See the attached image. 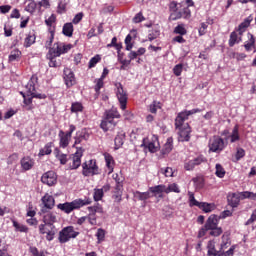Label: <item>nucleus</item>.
Instances as JSON below:
<instances>
[{
  "label": "nucleus",
  "instance_id": "40",
  "mask_svg": "<svg viewBox=\"0 0 256 256\" xmlns=\"http://www.w3.org/2000/svg\"><path fill=\"white\" fill-rule=\"evenodd\" d=\"M57 57L55 54H50V62H49V67H61V60H57Z\"/></svg>",
  "mask_w": 256,
  "mask_h": 256
},
{
  "label": "nucleus",
  "instance_id": "46",
  "mask_svg": "<svg viewBox=\"0 0 256 256\" xmlns=\"http://www.w3.org/2000/svg\"><path fill=\"white\" fill-rule=\"evenodd\" d=\"M105 235H106V232L103 228H99L97 230L96 237H97L98 243H103V241H105Z\"/></svg>",
  "mask_w": 256,
  "mask_h": 256
},
{
  "label": "nucleus",
  "instance_id": "11",
  "mask_svg": "<svg viewBox=\"0 0 256 256\" xmlns=\"http://www.w3.org/2000/svg\"><path fill=\"white\" fill-rule=\"evenodd\" d=\"M209 149L212 153H221L225 149V141L219 136H214L209 142Z\"/></svg>",
  "mask_w": 256,
  "mask_h": 256
},
{
  "label": "nucleus",
  "instance_id": "51",
  "mask_svg": "<svg viewBox=\"0 0 256 256\" xmlns=\"http://www.w3.org/2000/svg\"><path fill=\"white\" fill-rule=\"evenodd\" d=\"M103 80H104L103 78H99L95 81L96 85H95L94 89H95L97 95H99L101 89H103V85H104Z\"/></svg>",
  "mask_w": 256,
  "mask_h": 256
},
{
  "label": "nucleus",
  "instance_id": "43",
  "mask_svg": "<svg viewBox=\"0 0 256 256\" xmlns=\"http://www.w3.org/2000/svg\"><path fill=\"white\" fill-rule=\"evenodd\" d=\"M189 201H190V207H200L201 202L197 201L195 199V194L193 192H188Z\"/></svg>",
  "mask_w": 256,
  "mask_h": 256
},
{
  "label": "nucleus",
  "instance_id": "64",
  "mask_svg": "<svg viewBox=\"0 0 256 256\" xmlns=\"http://www.w3.org/2000/svg\"><path fill=\"white\" fill-rule=\"evenodd\" d=\"M172 19L175 21L177 19H181V17H183V13L179 12L177 10H174L171 14Z\"/></svg>",
  "mask_w": 256,
  "mask_h": 256
},
{
  "label": "nucleus",
  "instance_id": "57",
  "mask_svg": "<svg viewBox=\"0 0 256 256\" xmlns=\"http://www.w3.org/2000/svg\"><path fill=\"white\" fill-rule=\"evenodd\" d=\"M184 169L186 171H193L195 169V162L193 160H190L184 164Z\"/></svg>",
  "mask_w": 256,
  "mask_h": 256
},
{
  "label": "nucleus",
  "instance_id": "6",
  "mask_svg": "<svg viewBox=\"0 0 256 256\" xmlns=\"http://www.w3.org/2000/svg\"><path fill=\"white\" fill-rule=\"evenodd\" d=\"M175 127L178 130V141L185 142L191 139V126L185 122L177 126V118L175 119Z\"/></svg>",
  "mask_w": 256,
  "mask_h": 256
},
{
  "label": "nucleus",
  "instance_id": "45",
  "mask_svg": "<svg viewBox=\"0 0 256 256\" xmlns=\"http://www.w3.org/2000/svg\"><path fill=\"white\" fill-rule=\"evenodd\" d=\"M56 158L60 161L61 165H67V154H63L56 149Z\"/></svg>",
  "mask_w": 256,
  "mask_h": 256
},
{
  "label": "nucleus",
  "instance_id": "7",
  "mask_svg": "<svg viewBox=\"0 0 256 256\" xmlns=\"http://www.w3.org/2000/svg\"><path fill=\"white\" fill-rule=\"evenodd\" d=\"M79 232L75 231L73 226H67L59 232L58 240L60 243H67L71 239H75Z\"/></svg>",
  "mask_w": 256,
  "mask_h": 256
},
{
  "label": "nucleus",
  "instance_id": "62",
  "mask_svg": "<svg viewBox=\"0 0 256 256\" xmlns=\"http://www.w3.org/2000/svg\"><path fill=\"white\" fill-rule=\"evenodd\" d=\"M141 21H145V17H143V13L139 12L133 18V23H141Z\"/></svg>",
  "mask_w": 256,
  "mask_h": 256
},
{
  "label": "nucleus",
  "instance_id": "12",
  "mask_svg": "<svg viewBox=\"0 0 256 256\" xmlns=\"http://www.w3.org/2000/svg\"><path fill=\"white\" fill-rule=\"evenodd\" d=\"M231 240H229V234L224 233L222 235V243H221V250L222 251V255L224 256H233V253H235V246H231ZM228 247L229 250L224 252V249H227Z\"/></svg>",
  "mask_w": 256,
  "mask_h": 256
},
{
  "label": "nucleus",
  "instance_id": "50",
  "mask_svg": "<svg viewBox=\"0 0 256 256\" xmlns=\"http://www.w3.org/2000/svg\"><path fill=\"white\" fill-rule=\"evenodd\" d=\"M148 151H150V153H157V151H159V142H149Z\"/></svg>",
  "mask_w": 256,
  "mask_h": 256
},
{
  "label": "nucleus",
  "instance_id": "59",
  "mask_svg": "<svg viewBox=\"0 0 256 256\" xmlns=\"http://www.w3.org/2000/svg\"><path fill=\"white\" fill-rule=\"evenodd\" d=\"M161 173H163L165 177H173V168L167 167L166 169H161Z\"/></svg>",
  "mask_w": 256,
  "mask_h": 256
},
{
  "label": "nucleus",
  "instance_id": "49",
  "mask_svg": "<svg viewBox=\"0 0 256 256\" xmlns=\"http://www.w3.org/2000/svg\"><path fill=\"white\" fill-rule=\"evenodd\" d=\"M81 111H83V104L79 102L72 103V106H71L72 113H79Z\"/></svg>",
  "mask_w": 256,
  "mask_h": 256
},
{
  "label": "nucleus",
  "instance_id": "39",
  "mask_svg": "<svg viewBox=\"0 0 256 256\" xmlns=\"http://www.w3.org/2000/svg\"><path fill=\"white\" fill-rule=\"evenodd\" d=\"M165 193H181V190L179 189V185L172 183L168 187L165 186Z\"/></svg>",
  "mask_w": 256,
  "mask_h": 256
},
{
  "label": "nucleus",
  "instance_id": "15",
  "mask_svg": "<svg viewBox=\"0 0 256 256\" xmlns=\"http://www.w3.org/2000/svg\"><path fill=\"white\" fill-rule=\"evenodd\" d=\"M191 115H195V109L184 110V111L178 113V115L176 117V127H179V125H181V123H185V121H187V119H189V116H191Z\"/></svg>",
  "mask_w": 256,
  "mask_h": 256
},
{
  "label": "nucleus",
  "instance_id": "13",
  "mask_svg": "<svg viewBox=\"0 0 256 256\" xmlns=\"http://www.w3.org/2000/svg\"><path fill=\"white\" fill-rule=\"evenodd\" d=\"M41 181L44 185L53 187V185H57V174L53 171L45 172L41 177Z\"/></svg>",
  "mask_w": 256,
  "mask_h": 256
},
{
  "label": "nucleus",
  "instance_id": "47",
  "mask_svg": "<svg viewBox=\"0 0 256 256\" xmlns=\"http://www.w3.org/2000/svg\"><path fill=\"white\" fill-rule=\"evenodd\" d=\"M174 33L176 35H187V29H185V25L179 24L178 26L175 27Z\"/></svg>",
  "mask_w": 256,
  "mask_h": 256
},
{
  "label": "nucleus",
  "instance_id": "21",
  "mask_svg": "<svg viewBox=\"0 0 256 256\" xmlns=\"http://www.w3.org/2000/svg\"><path fill=\"white\" fill-rule=\"evenodd\" d=\"M228 205H230V207H239V203L241 202V196H239L238 194L232 193L229 194L228 197Z\"/></svg>",
  "mask_w": 256,
  "mask_h": 256
},
{
  "label": "nucleus",
  "instance_id": "24",
  "mask_svg": "<svg viewBox=\"0 0 256 256\" xmlns=\"http://www.w3.org/2000/svg\"><path fill=\"white\" fill-rule=\"evenodd\" d=\"M207 249H208V256H221L223 255V252L220 250V251H217L215 249V241L213 240H210L207 244Z\"/></svg>",
  "mask_w": 256,
  "mask_h": 256
},
{
  "label": "nucleus",
  "instance_id": "17",
  "mask_svg": "<svg viewBox=\"0 0 256 256\" xmlns=\"http://www.w3.org/2000/svg\"><path fill=\"white\" fill-rule=\"evenodd\" d=\"M43 223L40 225H48L49 227H54L53 224L57 223V215L53 212H46L43 216Z\"/></svg>",
  "mask_w": 256,
  "mask_h": 256
},
{
  "label": "nucleus",
  "instance_id": "48",
  "mask_svg": "<svg viewBox=\"0 0 256 256\" xmlns=\"http://www.w3.org/2000/svg\"><path fill=\"white\" fill-rule=\"evenodd\" d=\"M99 61H101V56L99 54L92 57L88 64L89 69H93V67H95V65H97V63H99Z\"/></svg>",
  "mask_w": 256,
  "mask_h": 256
},
{
  "label": "nucleus",
  "instance_id": "18",
  "mask_svg": "<svg viewBox=\"0 0 256 256\" xmlns=\"http://www.w3.org/2000/svg\"><path fill=\"white\" fill-rule=\"evenodd\" d=\"M50 230L45 231V225H39V232L41 235H46L47 241H53L55 237V226H49Z\"/></svg>",
  "mask_w": 256,
  "mask_h": 256
},
{
  "label": "nucleus",
  "instance_id": "31",
  "mask_svg": "<svg viewBox=\"0 0 256 256\" xmlns=\"http://www.w3.org/2000/svg\"><path fill=\"white\" fill-rule=\"evenodd\" d=\"M124 141H125V132H119L114 139L116 149L123 147Z\"/></svg>",
  "mask_w": 256,
  "mask_h": 256
},
{
  "label": "nucleus",
  "instance_id": "41",
  "mask_svg": "<svg viewBox=\"0 0 256 256\" xmlns=\"http://www.w3.org/2000/svg\"><path fill=\"white\" fill-rule=\"evenodd\" d=\"M189 201H190V207H200L201 202L197 201L195 199V194L193 192H188Z\"/></svg>",
  "mask_w": 256,
  "mask_h": 256
},
{
  "label": "nucleus",
  "instance_id": "26",
  "mask_svg": "<svg viewBox=\"0 0 256 256\" xmlns=\"http://www.w3.org/2000/svg\"><path fill=\"white\" fill-rule=\"evenodd\" d=\"M59 137H60V147H62V149H65L66 147H68L69 139H71V136H69L68 134H65L63 130H60Z\"/></svg>",
  "mask_w": 256,
  "mask_h": 256
},
{
  "label": "nucleus",
  "instance_id": "28",
  "mask_svg": "<svg viewBox=\"0 0 256 256\" xmlns=\"http://www.w3.org/2000/svg\"><path fill=\"white\" fill-rule=\"evenodd\" d=\"M173 151V137H169L164 144L161 153L162 155H169V152Z\"/></svg>",
  "mask_w": 256,
  "mask_h": 256
},
{
  "label": "nucleus",
  "instance_id": "19",
  "mask_svg": "<svg viewBox=\"0 0 256 256\" xmlns=\"http://www.w3.org/2000/svg\"><path fill=\"white\" fill-rule=\"evenodd\" d=\"M252 21H253V15H250L246 19H244V21L242 23L239 24L236 31L238 32L240 37H241V35H243V33H245L247 31V28L249 27V25H251Z\"/></svg>",
  "mask_w": 256,
  "mask_h": 256
},
{
  "label": "nucleus",
  "instance_id": "38",
  "mask_svg": "<svg viewBox=\"0 0 256 256\" xmlns=\"http://www.w3.org/2000/svg\"><path fill=\"white\" fill-rule=\"evenodd\" d=\"M241 41V37L237 36V32L234 31L230 34L229 47H234L236 43Z\"/></svg>",
  "mask_w": 256,
  "mask_h": 256
},
{
  "label": "nucleus",
  "instance_id": "52",
  "mask_svg": "<svg viewBox=\"0 0 256 256\" xmlns=\"http://www.w3.org/2000/svg\"><path fill=\"white\" fill-rule=\"evenodd\" d=\"M35 9H37V3H35V1H29L25 8V10L28 11V13H34Z\"/></svg>",
  "mask_w": 256,
  "mask_h": 256
},
{
  "label": "nucleus",
  "instance_id": "1",
  "mask_svg": "<svg viewBox=\"0 0 256 256\" xmlns=\"http://www.w3.org/2000/svg\"><path fill=\"white\" fill-rule=\"evenodd\" d=\"M233 212L231 210H224L220 216L212 214L206 220L204 227H202L198 232V238L205 237L207 231L211 237H220L223 235V228L219 227V219H226V217H231Z\"/></svg>",
  "mask_w": 256,
  "mask_h": 256
},
{
  "label": "nucleus",
  "instance_id": "23",
  "mask_svg": "<svg viewBox=\"0 0 256 256\" xmlns=\"http://www.w3.org/2000/svg\"><path fill=\"white\" fill-rule=\"evenodd\" d=\"M149 192L153 194L154 197H163L165 193V185H157L149 188Z\"/></svg>",
  "mask_w": 256,
  "mask_h": 256
},
{
  "label": "nucleus",
  "instance_id": "10",
  "mask_svg": "<svg viewBox=\"0 0 256 256\" xmlns=\"http://www.w3.org/2000/svg\"><path fill=\"white\" fill-rule=\"evenodd\" d=\"M76 152L70 156L69 169H79L81 167V157H83L84 149L81 147H76Z\"/></svg>",
  "mask_w": 256,
  "mask_h": 256
},
{
  "label": "nucleus",
  "instance_id": "5",
  "mask_svg": "<svg viewBox=\"0 0 256 256\" xmlns=\"http://www.w3.org/2000/svg\"><path fill=\"white\" fill-rule=\"evenodd\" d=\"M35 83H37V76H32L25 86L26 91L23 92L27 97H35V99H47V95L37 93L35 90Z\"/></svg>",
  "mask_w": 256,
  "mask_h": 256
},
{
  "label": "nucleus",
  "instance_id": "14",
  "mask_svg": "<svg viewBox=\"0 0 256 256\" xmlns=\"http://www.w3.org/2000/svg\"><path fill=\"white\" fill-rule=\"evenodd\" d=\"M44 207L41 209V213H47V209L51 210L55 207V198L49 194H45L41 199Z\"/></svg>",
  "mask_w": 256,
  "mask_h": 256
},
{
  "label": "nucleus",
  "instance_id": "29",
  "mask_svg": "<svg viewBox=\"0 0 256 256\" xmlns=\"http://www.w3.org/2000/svg\"><path fill=\"white\" fill-rule=\"evenodd\" d=\"M216 207L215 203L201 202L199 209H202L204 213H211V211H215Z\"/></svg>",
  "mask_w": 256,
  "mask_h": 256
},
{
  "label": "nucleus",
  "instance_id": "2",
  "mask_svg": "<svg viewBox=\"0 0 256 256\" xmlns=\"http://www.w3.org/2000/svg\"><path fill=\"white\" fill-rule=\"evenodd\" d=\"M91 203H93L91 198L76 199L72 202L58 204L57 208L60 209V211H63L64 213H67V215H69V213L75 211V209H81V207H85V205H91Z\"/></svg>",
  "mask_w": 256,
  "mask_h": 256
},
{
  "label": "nucleus",
  "instance_id": "30",
  "mask_svg": "<svg viewBox=\"0 0 256 256\" xmlns=\"http://www.w3.org/2000/svg\"><path fill=\"white\" fill-rule=\"evenodd\" d=\"M133 195L139 201H147V199H151V192L149 191L148 192L135 191Z\"/></svg>",
  "mask_w": 256,
  "mask_h": 256
},
{
  "label": "nucleus",
  "instance_id": "4",
  "mask_svg": "<svg viewBox=\"0 0 256 256\" xmlns=\"http://www.w3.org/2000/svg\"><path fill=\"white\" fill-rule=\"evenodd\" d=\"M82 175L84 177H93L99 175V166L97 160L91 159L82 164Z\"/></svg>",
  "mask_w": 256,
  "mask_h": 256
},
{
  "label": "nucleus",
  "instance_id": "60",
  "mask_svg": "<svg viewBox=\"0 0 256 256\" xmlns=\"http://www.w3.org/2000/svg\"><path fill=\"white\" fill-rule=\"evenodd\" d=\"M207 27H208L207 23L205 22L201 23V27L198 30L200 37H202V35H205V33H207Z\"/></svg>",
  "mask_w": 256,
  "mask_h": 256
},
{
  "label": "nucleus",
  "instance_id": "61",
  "mask_svg": "<svg viewBox=\"0 0 256 256\" xmlns=\"http://www.w3.org/2000/svg\"><path fill=\"white\" fill-rule=\"evenodd\" d=\"M245 157V150L243 148H238L236 152V161L243 159Z\"/></svg>",
  "mask_w": 256,
  "mask_h": 256
},
{
  "label": "nucleus",
  "instance_id": "44",
  "mask_svg": "<svg viewBox=\"0 0 256 256\" xmlns=\"http://www.w3.org/2000/svg\"><path fill=\"white\" fill-rule=\"evenodd\" d=\"M225 168L221 164H216V172L215 175L216 177H219L220 179H223L225 177Z\"/></svg>",
  "mask_w": 256,
  "mask_h": 256
},
{
  "label": "nucleus",
  "instance_id": "16",
  "mask_svg": "<svg viewBox=\"0 0 256 256\" xmlns=\"http://www.w3.org/2000/svg\"><path fill=\"white\" fill-rule=\"evenodd\" d=\"M191 115H195V109L184 110V111L178 113V115L176 117V127H179V125H181V123H185V121H187V119H189V116H191Z\"/></svg>",
  "mask_w": 256,
  "mask_h": 256
},
{
  "label": "nucleus",
  "instance_id": "32",
  "mask_svg": "<svg viewBox=\"0 0 256 256\" xmlns=\"http://www.w3.org/2000/svg\"><path fill=\"white\" fill-rule=\"evenodd\" d=\"M21 59V51L19 49H14L10 52L8 57L9 63H13V61H19Z\"/></svg>",
  "mask_w": 256,
  "mask_h": 256
},
{
  "label": "nucleus",
  "instance_id": "3",
  "mask_svg": "<svg viewBox=\"0 0 256 256\" xmlns=\"http://www.w3.org/2000/svg\"><path fill=\"white\" fill-rule=\"evenodd\" d=\"M114 119H121V114L119 111L112 109L105 112V118L102 120L100 127L105 132L113 131L115 129L117 122Z\"/></svg>",
  "mask_w": 256,
  "mask_h": 256
},
{
  "label": "nucleus",
  "instance_id": "20",
  "mask_svg": "<svg viewBox=\"0 0 256 256\" xmlns=\"http://www.w3.org/2000/svg\"><path fill=\"white\" fill-rule=\"evenodd\" d=\"M64 79L67 87H73L75 85V75L69 68L64 69Z\"/></svg>",
  "mask_w": 256,
  "mask_h": 256
},
{
  "label": "nucleus",
  "instance_id": "58",
  "mask_svg": "<svg viewBox=\"0 0 256 256\" xmlns=\"http://www.w3.org/2000/svg\"><path fill=\"white\" fill-rule=\"evenodd\" d=\"M53 39H55V34L51 32L49 39L45 43L46 49H51V46L53 45Z\"/></svg>",
  "mask_w": 256,
  "mask_h": 256
},
{
  "label": "nucleus",
  "instance_id": "53",
  "mask_svg": "<svg viewBox=\"0 0 256 256\" xmlns=\"http://www.w3.org/2000/svg\"><path fill=\"white\" fill-rule=\"evenodd\" d=\"M93 197L94 201H101L103 199V189H95Z\"/></svg>",
  "mask_w": 256,
  "mask_h": 256
},
{
  "label": "nucleus",
  "instance_id": "9",
  "mask_svg": "<svg viewBox=\"0 0 256 256\" xmlns=\"http://www.w3.org/2000/svg\"><path fill=\"white\" fill-rule=\"evenodd\" d=\"M73 49L72 44H59L55 43L54 48H50L49 53L50 55H54V57H61L64 53H69Z\"/></svg>",
  "mask_w": 256,
  "mask_h": 256
},
{
  "label": "nucleus",
  "instance_id": "55",
  "mask_svg": "<svg viewBox=\"0 0 256 256\" xmlns=\"http://www.w3.org/2000/svg\"><path fill=\"white\" fill-rule=\"evenodd\" d=\"M173 73L176 77H180L181 73H183V64H177L174 66Z\"/></svg>",
  "mask_w": 256,
  "mask_h": 256
},
{
  "label": "nucleus",
  "instance_id": "8",
  "mask_svg": "<svg viewBox=\"0 0 256 256\" xmlns=\"http://www.w3.org/2000/svg\"><path fill=\"white\" fill-rule=\"evenodd\" d=\"M116 97L120 103V109L125 111L127 109V91L123 88V84L120 82L115 83Z\"/></svg>",
  "mask_w": 256,
  "mask_h": 256
},
{
  "label": "nucleus",
  "instance_id": "42",
  "mask_svg": "<svg viewBox=\"0 0 256 256\" xmlns=\"http://www.w3.org/2000/svg\"><path fill=\"white\" fill-rule=\"evenodd\" d=\"M189 201H190V207H200L201 202L197 201L195 199V194L193 192H188Z\"/></svg>",
  "mask_w": 256,
  "mask_h": 256
},
{
  "label": "nucleus",
  "instance_id": "34",
  "mask_svg": "<svg viewBox=\"0 0 256 256\" xmlns=\"http://www.w3.org/2000/svg\"><path fill=\"white\" fill-rule=\"evenodd\" d=\"M53 142L47 143L44 148H42L39 152L40 157H43L44 155H51L53 153L52 150Z\"/></svg>",
  "mask_w": 256,
  "mask_h": 256
},
{
  "label": "nucleus",
  "instance_id": "22",
  "mask_svg": "<svg viewBox=\"0 0 256 256\" xmlns=\"http://www.w3.org/2000/svg\"><path fill=\"white\" fill-rule=\"evenodd\" d=\"M20 163L24 171H29L33 169V166L35 165V162L33 161V159H31V157L22 158Z\"/></svg>",
  "mask_w": 256,
  "mask_h": 256
},
{
  "label": "nucleus",
  "instance_id": "27",
  "mask_svg": "<svg viewBox=\"0 0 256 256\" xmlns=\"http://www.w3.org/2000/svg\"><path fill=\"white\" fill-rule=\"evenodd\" d=\"M104 158L106 161V167L108 168L109 173H113V167H115V160L113 156L109 153H104Z\"/></svg>",
  "mask_w": 256,
  "mask_h": 256
},
{
  "label": "nucleus",
  "instance_id": "35",
  "mask_svg": "<svg viewBox=\"0 0 256 256\" xmlns=\"http://www.w3.org/2000/svg\"><path fill=\"white\" fill-rule=\"evenodd\" d=\"M13 227L15 228V231H18L19 233H29V228L26 225L20 224L15 220H13Z\"/></svg>",
  "mask_w": 256,
  "mask_h": 256
},
{
  "label": "nucleus",
  "instance_id": "54",
  "mask_svg": "<svg viewBox=\"0 0 256 256\" xmlns=\"http://www.w3.org/2000/svg\"><path fill=\"white\" fill-rule=\"evenodd\" d=\"M86 218L90 225H97V214H88Z\"/></svg>",
  "mask_w": 256,
  "mask_h": 256
},
{
  "label": "nucleus",
  "instance_id": "37",
  "mask_svg": "<svg viewBox=\"0 0 256 256\" xmlns=\"http://www.w3.org/2000/svg\"><path fill=\"white\" fill-rule=\"evenodd\" d=\"M240 139V136H239V126L236 125L234 126L233 130H232V133L230 135V142L231 143H235L237 141H239Z\"/></svg>",
  "mask_w": 256,
  "mask_h": 256
},
{
  "label": "nucleus",
  "instance_id": "25",
  "mask_svg": "<svg viewBox=\"0 0 256 256\" xmlns=\"http://www.w3.org/2000/svg\"><path fill=\"white\" fill-rule=\"evenodd\" d=\"M248 40L244 43L245 51H253L255 49V37L253 34L248 33Z\"/></svg>",
  "mask_w": 256,
  "mask_h": 256
},
{
  "label": "nucleus",
  "instance_id": "63",
  "mask_svg": "<svg viewBox=\"0 0 256 256\" xmlns=\"http://www.w3.org/2000/svg\"><path fill=\"white\" fill-rule=\"evenodd\" d=\"M56 20H57V17H55V15L52 14L48 19L45 20V23L48 27H51Z\"/></svg>",
  "mask_w": 256,
  "mask_h": 256
},
{
  "label": "nucleus",
  "instance_id": "56",
  "mask_svg": "<svg viewBox=\"0 0 256 256\" xmlns=\"http://www.w3.org/2000/svg\"><path fill=\"white\" fill-rule=\"evenodd\" d=\"M107 47H115V49H117V51H121V44H117V37H113L112 41L110 44L107 45Z\"/></svg>",
  "mask_w": 256,
  "mask_h": 256
},
{
  "label": "nucleus",
  "instance_id": "33",
  "mask_svg": "<svg viewBox=\"0 0 256 256\" xmlns=\"http://www.w3.org/2000/svg\"><path fill=\"white\" fill-rule=\"evenodd\" d=\"M62 33L66 37H73V23L64 24Z\"/></svg>",
  "mask_w": 256,
  "mask_h": 256
},
{
  "label": "nucleus",
  "instance_id": "36",
  "mask_svg": "<svg viewBox=\"0 0 256 256\" xmlns=\"http://www.w3.org/2000/svg\"><path fill=\"white\" fill-rule=\"evenodd\" d=\"M36 36L34 33H29L24 40V47L28 48L31 47L35 43Z\"/></svg>",
  "mask_w": 256,
  "mask_h": 256
}]
</instances>
